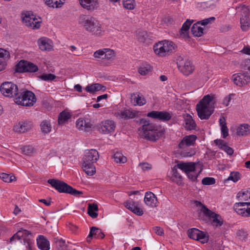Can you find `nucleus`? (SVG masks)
I'll list each match as a JSON object with an SVG mask.
<instances>
[{
	"label": "nucleus",
	"mask_w": 250,
	"mask_h": 250,
	"mask_svg": "<svg viewBox=\"0 0 250 250\" xmlns=\"http://www.w3.org/2000/svg\"><path fill=\"white\" fill-rule=\"evenodd\" d=\"M79 3L82 7L89 11H93L98 6V0H79Z\"/></svg>",
	"instance_id": "30"
},
{
	"label": "nucleus",
	"mask_w": 250,
	"mask_h": 250,
	"mask_svg": "<svg viewBox=\"0 0 250 250\" xmlns=\"http://www.w3.org/2000/svg\"><path fill=\"white\" fill-rule=\"evenodd\" d=\"M15 102L19 105L25 106H33L36 102V98L34 93L30 91H23L16 98Z\"/></svg>",
	"instance_id": "7"
},
{
	"label": "nucleus",
	"mask_w": 250,
	"mask_h": 250,
	"mask_svg": "<svg viewBox=\"0 0 250 250\" xmlns=\"http://www.w3.org/2000/svg\"><path fill=\"white\" fill-rule=\"evenodd\" d=\"M147 116L163 121H167L171 118V114L167 111H152L147 114Z\"/></svg>",
	"instance_id": "20"
},
{
	"label": "nucleus",
	"mask_w": 250,
	"mask_h": 250,
	"mask_svg": "<svg viewBox=\"0 0 250 250\" xmlns=\"http://www.w3.org/2000/svg\"><path fill=\"white\" fill-rule=\"evenodd\" d=\"M143 171H147L152 168V166L147 163H141L139 165Z\"/></svg>",
	"instance_id": "58"
},
{
	"label": "nucleus",
	"mask_w": 250,
	"mask_h": 250,
	"mask_svg": "<svg viewBox=\"0 0 250 250\" xmlns=\"http://www.w3.org/2000/svg\"><path fill=\"white\" fill-rule=\"evenodd\" d=\"M115 115L120 119H129L135 117L137 112L131 109H124L116 111Z\"/></svg>",
	"instance_id": "21"
},
{
	"label": "nucleus",
	"mask_w": 250,
	"mask_h": 250,
	"mask_svg": "<svg viewBox=\"0 0 250 250\" xmlns=\"http://www.w3.org/2000/svg\"><path fill=\"white\" fill-rule=\"evenodd\" d=\"M215 183L214 178L212 177H206L202 180V183L204 185H211L215 184Z\"/></svg>",
	"instance_id": "55"
},
{
	"label": "nucleus",
	"mask_w": 250,
	"mask_h": 250,
	"mask_svg": "<svg viewBox=\"0 0 250 250\" xmlns=\"http://www.w3.org/2000/svg\"><path fill=\"white\" fill-rule=\"evenodd\" d=\"M116 127L115 122L111 120L101 121L98 125L99 131L103 134H109L114 132Z\"/></svg>",
	"instance_id": "13"
},
{
	"label": "nucleus",
	"mask_w": 250,
	"mask_h": 250,
	"mask_svg": "<svg viewBox=\"0 0 250 250\" xmlns=\"http://www.w3.org/2000/svg\"><path fill=\"white\" fill-rule=\"evenodd\" d=\"M76 125L79 130L85 132L90 130L92 126V124L88 119L82 118L77 120Z\"/></svg>",
	"instance_id": "23"
},
{
	"label": "nucleus",
	"mask_w": 250,
	"mask_h": 250,
	"mask_svg": "<svg viewBox=\"0 0 250 250\" xmlns=\"http://www.w3.org/2000/svg\"><path fill=\"white\" fill-rule=\"evenodd\" d=\"M188 234L190 238L199 241L202 244L207 243L208 240V236L206 233L196 228L189 229Z\"/></svg>",
	"instance_id": "14"
},
{
	"label": "nucleus",
	"mask_w": 250,
	"mask_h": 250,
	"mask_svg": "<svg viewBox=\"0 0 250 250\" xmlns=\"http://www.w3.org/2000/svg\"><path fill=\"white\" fill-rule=\"evenodd\" d=\"M38 44L39 48L42 51H49L53 47L52 41L46 37H42L38 41Z\"/></svg>",
	"instance_id": "22"
},
{
	"label": "nucleus",
	"mask_w": 250,
	"mask_h": 250,
	"mask_svg": "<svg viewBox=\"0 0 250 250\" xmlns=\"http://www.w3.org/2000/svg\"><path fill=\"white\" fill-rule=\"evenodd\" d=\"M79 23L85 31L92 35L100 36L104 34V30L100 22L94 17L88 15L80 17Z\"/></svg>",
	"instance_id": "3"
},
{
	"label": "nucleus",
	"mask_w": 250,
	"mask_h": 250,
	"mask_svg": "<svg viewBox=\"0 0 250 250\" xmlns=\"http://www.w3.org/2000/svg\"><path fill=\"white\" fill-rule=\"evenodd\" d=\"M185 125L184 126L187 130H192L195 129V124L191 115L188 114L183 115Z\"/></svg>",
	"instance_id": "35"
},
{
	"label": "nucleus",
	"mask_w": 250,
	"mask_h": 250,
	"mask_svg": "<svg viewBox=\"0 0 250 250\" xmlns=\"http://www.w3.org/2000/svg\"><path fill=\"white\" fill-rule=\"evenodd\" d=\"M32 233L26 229H21L19 230L10 239V241L12 243L15 240H20L21 238L23 239L24 244L25 247L29 249H31L32 241L30 237H32Z\"/></svg>",
	"instance_id": "12"
},
{
	"label": "nucleus",
	"mask_w": 250,
	"mask_h": 250,
	"mask_svg": "<svg viewBox=\"0 0 250 250\" xmlns=\"http://www.w3.org/2000/svg\"><path fill=\"white\" fill-rule=\"evenodd\" d=\"M32 125L28 122H20L17 123L13 127L15 132L19 133H24L31 129Z\"/></svg>",
	"instance_id": "27"
},
{
	"label": "nucleus",
	"mask_w": 250,
	"mask_h": 250,
	"mask_svg": "<svg viewBox=\"0 0 250 250\" xmlns=\"http://www.w3.org/2000/svg\"><path fill=\"white\" fill-rule=\"evenodd\" d=\"M200 24V22L198 21L191 27V33L194 36L201 37L204 33V28L201 27Z\"/></svg>",
	"instance_id": "39"
},
{
	"label": "nucleus",
	"mask_w": 250,
	"mask_h": 250,
	"mask_svg": "<svg viewBox=\"0 0 250 250\" xmlns=\"http://www.w3.org/2000/svg\"><path fill=\"white\" fill-rule=\"evenodd\" d=\"M38 248L42 250H49L50 249L49 242L42 235L39 236L37 239Z\"/></svg>",
	"instance_id": "33"
},
{
	"label": "nucleus",
	"mask_w": 250,
	"mask_h": 250,
	"mask_svg": "<svg viewBox=\"0 0 250 250\" xmlns=\"http://www.w3.org/2000/svg\"><path fill=\"white\" fill-rule=\"evenodd\" d=\"M144 201L147 207L151 208H156L159 204L157 197L151 191H147L146 192Z\"/></svg>",
	"instance_id": "19"
},
{
	"label": "nucleus",
	"mask_w": 250,
	"mask_h": 250,
	"mask_svg": "<svg viewBox=\"0 0 250 250\" xmlns=\"http://www.w3.org/2000/svg\"><path fill=\"white\" fill-rule=\"evenodd\" d=\"M221 132L223 134V138H226L229 135L228 129L226 125H224L221 127Z\"/></svg>",
	"instance_id": "61"
},
{
	"label": "nucleus",
	"mask_w": 250,
	"mask_h": 250,
	"mask_svg": "<svg viewBox=\"0 0 250 250\" xmlns=\"http://www.w3.org/2000/svg\"><path fill=\"white\" fill-rule=\"evenodd\" d=\"M48 183L60 192H66L77 196L83 194L81 191L73 188L66 183L55 179H49Z\"/></svg>",
	"instance_id": "6"
},
{
	"label": "nucleus",
	"mask_w": 250,
	"mask_h": 250,
	"mask_svg": "<svg viewBox=\"0 0 250 250\" xmlns=\"http://www.w3.org/2000/svg\"><path fill=\"white\" fill-rule=\"evenodd\" d=\"M70 117V114L66 112H62L59 115L58 118V123L59 125L64 124Z\"/></svg>",
	"instance_id": "49"
},
{
	"label": "nucleus",
	"mask_w": 250,
	"mask_h": 250,
	"mask_svg": "<svg viewBox=\"0 0 250 250\" xmlns=\"http://www.w3.org/2000/svg\"><path fill=\"white\" fill-rule=\"evenodd\" d=\"M240 173L238 172H232L230 173L229 176L227 178V180H231L234 182H236L240 179Z\"/></svg>",
	"instance_id": "54"
},
{
	"label": "nucleus",
	"mask_w": 250,
	"mask_h": 250,
	"mask_svg": "<svg viewBox=\"0 0 250 250\" xmlns=\"http://www.w3.org/2000/svg\"><path fill=\"white\" fill-rule=\"evenodd\" d=\"M232 80L237 86H243L250 82V75L248 71L234 74L232 76Z\"/></svg>",
	"instance_id": "15"
},
{
	"label": "nucleus",
	"mask_w": 250,
	"mask_h": 250,
	"mask_svg": "<svg viewBox=\"0 0 250 250\" xmlns=\"http://www.w3.org/2000/svg\"><path fill=\"white\" fill-rule=\"evenodd\" d=\"M176 47V45L172 42L164 40L154 44L153 51L157 56L165 57L174 52Z\"/></svg>",
	"instance_id": "5"
},
{
	"label": "nucleus",
	"mask_w": 250,
	"mask_h": 250,
	"mask_svg": "<svg viewBox=\"0 0 250 250\" xmlns=\"http://www.w3.org/2000/svg\"><path fill=\"white\" fill-rule=\"evenodd\" d=\"M0 178L5 182H12L16 179V177L13 175L8 174L2 173L0 174Z\"/></svg>",
	"instance_id": "51"
},
{
	"label": "nucleus",
	"mask_w": 250,
	"mask_h": 250,
	"mask_svg": "<svg viewBox=\"0 0 250 250\" xmlns=\"http://www.w3.org/2000/svg\"><path fill=\"white\" fill-rule=\"evenodd\" d=\"M177 168H178V167H177L176 165L172 168L171 170L168 175V177L171 181L180 185L182 183L183 178L178 172Z\"/></svg>",
	"instance_id": "29"
},
{
	"label": "nucleus",
	"mask_w": 250,
	"mask_h": 250,
	"mask_svg": "<svg viewBox=\"0 0 250 250\" xmlns=\"http://www.w3.org/2000/svg\"><path fill=\"white\" fill-rule=\"evenodd\" d=\"M21 151L25 155H30L34 153V148L31 146H26L21 147Z\"/></svg>",
	"instance_id": "52"
},
{
	"label": "nucleus",
	"mask_w": 250,
	"mask_h": 250,
	"mask_svg": "<svg viewBox=\"0 0 250 250\" xmlns=\"http://www.w3.org/2000/svg\"><path fill=\"white\" fill-rule=\"evenodd\" d=\"M148 37L147 33L144 31H139L137 33L136 38L141 42L144 43Z\"/></svg>",
	"instance_id": "50"
},
{
	"label": "nucleus",
	"mask_w": 250,
	"mask_h": 250,
	"mask_svg": "<svg viewBox=\"0 0 250 250\" xmlns=\"http://www.w3.org/2000/svg\"><path fill=\"white\" fill-rule=\"evenodd\" d=\"M16 70L20 72H35L38 70V67L36 65L32 62L21 60L17 64Z\"/></svg>",
	"instance_id": "17"
},
{
	"label": "nucleus",
	"mask_w": 250,
	"mask_h": 250,
	"mask_svg": "<svg viewBox=\"0 0 250 250\" xmlns=\"http://www.w3.org/2000/svg\"><path fill=\"white\" fill-rule=\"evenodd\" d=\"M93 56L97 60H101L103 62H110L115 58V51L109 48H103L97 50L94 53Z\"/></svg>",
	"instance_id": "8"
},
{
	"label": "nucleus",
	"mask_w": 250,
	"mask_h": 250,
	"mask_svg": "<svg viewBox=\"0 0 250 250\" xmlns=\"http://www.w3.org/2000/svg\"><path fill=\"white\" fill-rule=\"evenodd\" d=\"M122 4L125 9L129 10H134L136 6L135 0H122Z\"/></svg>",
	"instance_id": "45"
},
{
	"label": "nucleus",
	"mask_w": 250,
	"mask_h": 250,
	"mask_svg": "<svg viewBox=\"0 0 250 250\" xmlns=\"http://www.w3.org/2000/svg\"><path fill=\"white\" fill-rule=\"evenodd\" d=\"M214 143L220 149L225 151L228 155H231L233 153V149L229 146L224 140L216 139Z\"/></svg>",
	"instance_id": "31"
},
{
	"label": "nucleus",
	"mask_w": 250,
	"mask_h": 250,
	"mask_svg": "<svg viewBox=\"0 0 250 250\" xmlns=\"http://www.w3.org/2000/svg\"><path fill=\"white\" fill-rule=\"evenodd\" d=\"M151 70V66L146 63H142L138 68V72L141 75H146Z\"/></svg>",
	"instance_id": "42"
},
{
	"label": "nucleus",
	"mask_w": 250,
	"mask_h": 250,
	"mask_svg": "<svg viewBox=\"0 0 250 250\" xmlns=\"http://www.w3.org/2000/svg\"><path fill=\"white\" fill-rule=\"evenodd\" d=\"M237 198L241 201H248L249 199H250V189L239 192L237 195Z\"/></svg>",
	"instance_id": "43"
},
{
	"label": "nucleus",
	"mask_w": 250,
	"mask_h": 250,
	"mask_svg": "<svg viewBox=\"0 0 250 250\" xmlns=\"http://www.w3.org/2000/svg\"><path fill=\"white\" fill-rule=\"evenodd\" d=\"M0 90L2 94L4 96L13 97L17 95L18 88L17 85L14 83L6 82L1 84Z\"/></svg>",
	"instance_id": "10"
},
{
	"label": "nucleus",
	"mask_w": 250,
	"mask_h": 250,
	"mask_svg": "<svg viewBox=\"0 0 250 250\" xmlns=\"http://www.w3.org/2000/svg\"><path fill=\"white\" fill-rule=\"evenodd\" d=\"M195 154V151L193 150H190L188 152H183L182 155L184 157H190Z\"/></svg>",
	"instance_id": "62"
},
{
	"label": "nucleus",
	"mask_w": 250,
	"mask_h": 250,
	"mask_svg": "<svg viewBox=\"0 0 250 250\" xmlns=\"http://www.w3.org/2000/svg\"><path fill=\"white\" fill-rule=\"evenodd\" d=\"M60 243L62 244V249L61 250H70L67 246L65 245L64 242H60Z\"/></svg>",
	"instance_id": "64"
},
{
	"label": "nucleus",
	"mask_w": 250,
	"mask_h": 250,
	"mask_svg": "<svg viewBox=\"0 0 250 250\" xmlns=\"http://www.w3.org/2000/svg\"><path fill=\"white\" fill-rule=\"evenodd\" d=\"M237 9V12L240 13V18H244L245 19H249V9L247 6L245 5L240 6L238 7Z\"/></svg>",
	"instance_id": "47"
},
{
	"label": "nucleus",
	"mask_w": 250,
	"mask_h": 250,
	"mask_svg": "<svg viewBox=\"0 0 250 250\" xmlns=\"http://www.w3.org/2000/svg\"><path fill=\"white\" fill-rule=\"evenodd\" d=\"M94 236L96 238L102 239L104 237V234L102 232L101 229L96 227H92L87 238V241H90L91 237Z\"/></svg>",
	"instance_id": "36"
},
{
	"label": "nucleus",
	"mask_w": 250,
	"mask_h": 250,
	"mask_svg": "<svg viewBox=\"0 0 250 250\" xmlns=\"http://www.w3.org/2000/svg\"><path fill=\"white\" fill-rule=\"evenodd\" d=\"M177 167L184 171L192 181H195L197 179L202 170L200 165L194 162H179L177 164Z\"/></svg>",
	"instance_id": "4"
},
{
	"label": "nucleus",
	"mask_w": 250,
	"mask_h": 250,
	"mask_svg": "<svg viewBox=\"0 0 250 250\" xmlns=\"http://www.w3.org/2000/svg\"><path fill=\"white\" fill-rule=\"evenodd\" d=\"M215 18L214 17H211L205 19L204 20L200 21V24L202 25H207L215 21Z\"/></svg>",
	"instance_id": "57"
},
{
	"label": "nucleus",
	"mask_w": 250,
	"mask_h": 250,
	"mask_svg": "<svg viewBox=\"0 0 250 250\" xmlns=\"http://www.w3.org/2000/svg\"><path fill=\"white\" fill-rule=\"evenodd\" d=\"M232 95V94H229L224 97L222 101V104L226 106H228L229 104Z\"/></svg>",
	"instance_id": "60"
},
{
	"label": "nucleus",
	"mask_w": 250,
	"mask_h": 250,
	"mask_svg": "<svg viewBox=\"0 0 250 250\" xmlns=\"http://www.w3.org/2000/svg\"><path fill=\"white\" fill-rule=\"evenodd\" d=\"M133 103L135 105L143 106L146 103V100L141 93H136L131 95Z\"/></svg>",
	"instance_id": "32"
},
{
	"label": "nucleus",
	"mask_w": 250,
	"mask_h": 250,
	"mask_svg": "<svg viewBox=\"0 0 250 250\" xmlns=\"http://www.w3.org/2000/svg\"><path fill=\"white\" fill-rule=\"evenodd\" d=\"M107 94H104V95H101L97 97V101L100 102L101 100H102L103 99H106L107 98Z\"/></svg>",
	"instance_id": "63"
},
{
	"label": "nucleus",
	"mask_w": 250,
	"mask_h": 250,
	"mask_svg": "<svg viewBox=\"0 0 250 250\" xmlns=\"http://www.w3.org/2000/svg\"><path fill=\"white\" fill-rule=\"evenodd\" d=\"M41 129L42 132L44 134L50 133L52 129V125L50 123L47 121H43L41 124Z\"/></svg>",
	"instance_id": "44"
},
{
	"label": "nucleus",
	"mask_w": 250,
	"mask_h": 250,
	"mask_svg": "<svg viewBox=\"0 0 250 250\" xmlns=\"http://www.w3.org/2000/svg\"><path fill=\"white\" fill-rule=\"evenodd\" d=\"M125 207L135 214L142 216L144 212L143 210L138 207V204L133 200H128L124 203Z\"/></svg>",
	"instance_id": "24"
},
{
	"label": "nucleus",
	"mask_w": 250,
	"mask_h": 250,
	"mask_svg": "<svg viewBox=\"0 0 250 250\" xmlns=\"http://www.w3.org/2000/svg\"><path fill=\"white\" fill-rule=\"evenodd\" d=\"M114 161L117 163H125L127 161L126 158L121 152H117L113 155Z\"/></svg>",
	"instance_id": "48"
},
{
	"label": "nucleus",
	"mask_w": 250,
	"mask_h": 250,
	"mask_svg": "<svg viewBox=\"0 0 250 250\" xmlns=\"http://www.w3.org/2000/svg\"><path fill=\"white\" fill-rule=\"evenodd\" d=\"M99 157L98 152L96 149L86 150L85 151L82 163L94 164L98 160Z\"/></svg>",
	"instance_id": "18"
},
{
	"label": "nucleus",
	"mask_w": 250,
	"mask_h": 250,
	"mask_svg": "<svg viewBox=\"0 0 250 250\" xmlns=\"http://www.w3.org/2000/svg\"><path fill=\"white\" fill-rule=\"evenodd\" d=\"M10 58V52L6 49L0 48V71L6 68Z\"/></svg>",
	"instance_id": "25"
},
{
	"label": "nucleus",
	"mask_w": 250,
	"mask_h": 250,
	"mask_svg": "<svg viewBox=\"0 0 250 250\" xmlns=\"http://www.w3.org/2000/svg\"><path fill=\"white\" fill-rule=\"evenodd\" d=\"M45 3L49 7L53 8H59L62 6L64 3V0H44Z\"/></svg>",
	"instance_id": "46"
},
{
	"label": "nucleus",
	"mask_w": 250,
	"mask_h": 250,
	"mask_svg": "<svg viewBox=\"0 0 250 250\" xmlns=\"http://www.w3.org/2000/svg\"><path fill=\"white\" fill-rule=\"evenodd\" d=\"M197 139V136L194 135H189L185 136L179 144V147L181 149H185L187 147L193 146Z\"/></svg>",
	"instance_id": "26"
},
{
	"label": "nucleus",
	"mask_w": 250,
	"mask_h": 250,
	"mask_svg": "<svg viewBox=\"0 0 250 250\" xmlns=\"http://www.w3.org/2000/svg\"><path fill=\"white\" fill-rule=\"evenodd\" d=\"M98 207L95 204H90L88 205L87 212L89 215L93 218H96L98 216L97 211Z\"/></svg>",
	"instance_id": "41"
},
{
	"label": "nucleus",
	"mask_w": 250,
	"mask_h": 250,
	"mask_svg": "<svg viewBox=\"0 0 250 250\" xmlns=\"http://www.w3.org/2000/svg\"><path fill=\"white\" fill-rule=\"evenodd\" d=\"M241 27L243 31H246L249 27V19L240 18Z\"/></svg>",
	"instance_id": "53"
},
{
	"label": "nucleus",
	"mask_w": 250,
	"mask_h": 250,
	"mask_svg": "<svg viewBox=\"0 0 250 250\" xmlns=\"http://www.w3.org/2000/svg\"><path fill=\"white\" fill-rule=\"evenodd\" d=\"M83 170L88 175L92 176L96 173V168L92 163H82Z\"/></svg>",
	"instance_id": "37"
},
{
	"label": "nucleus",
	"mask_w": 250,
	"mask_h": 250,
	"mask_svg": "<svg viewBox=\"0 0 250 250\" xmlns=\"http://www.w3.org/2000/svg\"><path fill=\"white\" fill-rule=\"evenodd\" d=\"M200 204L202 206L201 211L207 216L210 218L213 223L216 226H221L223 224V220L221 216L214 212L212 211L208 208L206 206L203 205L200 203Z\"/></svg>",
	"instance_id": "16"
},
{
	"label": "nucleus",
	"mask_w": 250,
	"mask_h": 250,
	"mask_svg": "<svg viewBox=\"0 0 250 250\" xmlns=\"http://www.w3.org/2000/svg\"><path fill=\"white\" fill-rule=\"evenodd\" d=\"M25 25L32 29H39L41 26V19L33 14H27L22 18Z\"/></svg>",
	"instance_id": "11"
},
{
	"label": "nucleus",
	"mask_w": 250,
	"mask_h": 250,
	"mask_svg": "<svg viewBox=\"0 0 250 250\" xmlns=\"http://www.w3.org/2000/svg\"><path fill=\"white\" fill-rule=\"evenodd\" d=\"M177 64L180 72L186 76L189 75L194 70V66L188 59H184L180 57L178 59Z\"/></svg>",
	"instance_id": "9"
},
{
	"label": "nucleus",
	"mask_w": 250,
	"mask_h": 250,
	"mask_svg": "<svg viewBox=\"0 0 250 250\" xmlns=\"http://www.w3.org/2000/svg\"><path fill=\"white\" fill-rule=\"evenodd\" d=\"M216 102L215 95H207L205 96L196 105L198 115L201 120H207L209 118L214 111V105Z\"/></svg>",
	"instance_id": "2"
},
{
	"label": "nucleus",
	"mask_w": 250,
	"mask_h": 250,
	"mask_svg": "<svg viewBox=\"0 0 250 250\" xmlns=\"http://www.w3.org/2000/svg\"><path fill=\"white\" fill-rule=\"evenodd\" d=\"M105 89L106 88L104 86L98 83L88 85L85 87V90L91 94H94L99 91H104Z\"/></svg>",
	"instance_id": "34"
},
{
	"label": "nucleus",
	"mask_w": 250,
	"mask_h": 250,
	"mask_svg": "<svg viewBox=\"0 0 250 250\" xmlns=\"http://www.w3.org/2000/svg\"><path fill=\"white\" fill-rule=\"evenodd\" d=\"M247 204V202L236 203L233 206L234 210L238 214L244 217H248Z\"/></svg>",
	"instance_id": "28"
},
{
	"label": "nucleus",
	"mask_w": 250,
	"mask_h": 250,
	"mask_svg": "<svg viewBox=\"0 0 250 250\" xmlns=\"http://www.w3.org/2000/svg\"><path fill=\"white\" fill-rule=\"evenodd\" d=\"M142 126L138 130L140 136L152 141H155L162 136L165 128L161 126L156 125L146 120H142Z\"/></svg>",
	"instance_id": "1"
},
{
	"label": "nucleus",
	"mask_w": 250,
	"mask_h": 250,
	"mask_svg": "<svg viewBox=\"0 0 250 250\" xmlns=\"http://www.w3.org/2000/svg\"><path fill=\"white\" fill-rule=\"evenodd\" d=\"M193 20H187L183 24L180 31V35L183 38H186L188 37V30Z\"/></svg>",
	"instance_id": "38"
},
{
	"label": "nucleus",
	"mask_w": 250,
	"mask_h": 250,
	"mask_svg": "<svg viewBox=\"0 0 250 250\" xmlns=\"http://www.w3.org/2000/svg\"><path fill=\"white\" fill-rule=\"evenodd\" d=\"M40 78L44 81H52L56 78V76L52 74H44L40 76Z\"/></svg>",
	"instance_id": "56"
},
{
	"label": "nucleus",
	"mask_w": 250,
	"mask_h": 250,
	"mask_svg": "<svg viewBox=\"0 0 250 250\" xmlns=\"http://www.w3.org/2000/svg\"><path fill=\"white\" fill-rule=\"evenodd\" d=\"M250 133V126L248 124L241 125L237 128V133L240 136H246Z\"/></svg>",
	"instance_id": "40"
},
{
	"label": "nucleus",
	"mask_w": 250,
	"mask_h": 250,
	"mask_svg": "<svg viewBox=\"0 0 250 250\" xmlns=\"http://www.w3.org/2000/svg\"><path fill=\"white\" fill-rule=\"evenodd\" d=\"M153 230L158 235L163 236L164 234V229L160 227L155 226L153 227Z\"/></svg>",
	"instance_id": "59"
}]
</instances>
